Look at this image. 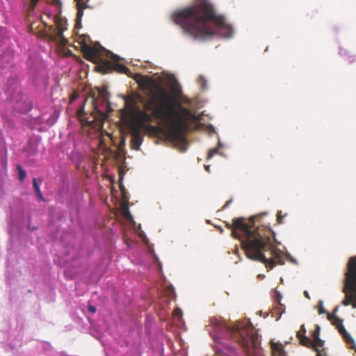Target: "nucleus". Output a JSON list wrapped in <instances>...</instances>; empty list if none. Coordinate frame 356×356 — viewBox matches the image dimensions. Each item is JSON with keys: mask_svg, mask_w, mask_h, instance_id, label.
Segmentation results:
<instances>
[{"mask_svg": "<svg viewBox=\"0 0 356 356\" xmlns=\"http://www.w3.org/2000/svg\"><path fill=\"white\" fill-rule=\"evenodd\" d=\"M81 112H82V111H81V110H79V111H78V115H79V117H81Z\"/></svg>", "mask_w": 356, "mask_h": 356, "instance_id": "32", "label": "nucleus"}, {"mask_svg": "<svg viewBox=\"0 0 356 356\" xmlns=\"http://www.w3.org/2000/svg\"><path fill=\"white\" fill-rule=\"evenodd\" d=\"M76 2V4H91L90 0H74Z\"/></svg>", "mask_w": 356, "mask_h": 356, "instance_id": "26", "label": "nucleus"}, {"mask_svg": "<svg viewBox=\"0 0 356 356\" xmlns=\"http://www.w3.org/2000/svg\"><path fill=\"white\" fill-rule=\"evenodd\" d=\"M107 115L95 106L93 111L91 113L90 116L88 117L85 120V122L87 125L95 127L99 123H102Z\"/></svg>", "mask_w": 356, "mask_h": 356, "instance_id": "9", "label": "nucleus"}, {"mask_svg": "<svg viewBox=\"0 0 356 356\" xmlns=\"http://www.w3.org/2000/svg\"><path fill=\"white\" fill-rule=\"evenodd\" d=\"M103 50L102 47H92L88 44L82 46L84 58L89 61L97 63L96 69L98 72L102 74H107L115 71L118 73L130 76L131 72L129 69L124 64H113L108 60H104L102 58Z\"/></svg>", "mask_w": 356, "mask_h": 356, "instance_id": "5", "label": "nucleus"}, {"mask_svg": "<svg viewBox=\"0 0 356 356\" xmlns=\"http://www.w3.org/2000/svg\"><path fill=\"white\" fill-rule=\"evenodd\" d=\"M316 308L320 314H325L326 312L325 310L324 309L322 301L318 302V304L316 306Z\"/></svg>", "mask_w": 356, "mask_h": 356, "instance_id": "23", "label": "nucleus"}, {"mask_svg": "<svg viewBox=\"0 0 356 356\" xmlns=\"http://www.w3.org/2000/svg\"><path fill=\"white\" fill-rule=\"evenodd\" d=\"M320 327L316 325L315 330L313 331V351L316 353V356H327L325 348H324V341L319 337Z\"/></svg>", "mask_w": 356, "mask_h": 356, "instance_id": "8", "label": "nucleus"}, {"mask_svg": "<svg viewBox=\"0 0 356 356\" xmlns=\"http://www.w3.org/2000/svg\"><path fill=\"white\" fill-rule=\"evenodd\" d=\"M304 295H305V296L307 298L309 299V295L308 291H304Z\"/></svg>", "mask_w": 356, "mask_h": 356, "instance_id": "30", "label": "nucleus"}, {"mask_svg": "<svg viewBox=\"0 0 356 356\" xmlns=\"http://www.w3.org/2000/svg\"><path fill=\"white\" fill-rule=\"evenodd\" d=\"M205 169L207 172H209V165H206Z\"/></svg>", "mask_w": 356, "mask_h": 356, "instance_id": "31", "label": "nucleus"}, {"mask_svg": "<svg viewBox=\"0 0 356 356\" xmlns=\"http://www.w3.org/2000/svg\"><path fill=\"white\" fill-rule=\"evenodd\" d=\"M172 17L184 34L195 40H206L215 34L229 38L233 33L208 0H194L190 6L174 13Z\"/></svg>", "mask_w": 356, "mask_h": 356, "instance_id": "3", "label": "nucleus"}, {"mask_svg": "<svg viewBox=\"0 0 356 356\" xmlns=\"http://www.w3.org/2000/svg\"><path fill=\"white\" fill-rule=\"evenodd\" d=\"M63 29L59 27L56 33L58 38H60L61 43L65 45L67 43V40L63 35Z\"/></svg>", "mask_w": 356, "mask_h": 356, "instance_id": "20", "label": "nucleus"}, {"mask_svg": "<svg viewBox=\"0 0 356 356\" xmlns=\"http://www.w3.org/2000/svg\"><path fill=\"white\" fill-rule=\"evenodd\" d=\"M141 129H143L148 134L153 136H156L163 132V129L162 127L152 125L150 124V122L144 123L141 127Z\"/></svg>", "mask_w": 356, "mask_h": 356, "instance_id": "12", "label": "nucleus"}, {"mask_svg": "<svg viewBox=\"0 0 356 356\" xmlns=\"http://www.w3.org/2000/svg\"><path fill=\"white\" fill-rule=\"evenodd\" d=\"M134 80L139 87L148 92V98L136 93L124 98L125 106L120 110L124 124L151 122L153 118H165L170 123V132L175 138L182 137L190 129V123L197 117L188 108L177 104L176 109L168 90L147 76L136 74Z\"/></svg>", "mask_w": 356, "mask_h": 356, "instance_id": "1", "label": "nucleus"}, {"mask_svg": "<svg viewBox=\"0 0 356 356\" xmlns=\"http://www.w3.org/2000/svg\"><path fill=\"white\" fill-rule=\"evenodd\" d=\"M281 299H282V296L280 293L277 292L275 297H274V301L275 303L277 304V305L276 307H281V305H283L282 303H281Z\"/></svg>", "mask_w": 356, "mask_h": 356, "instance_id": "22", "label": "nucleus"}, {"mask_svg": "<svg viewBox=\"0 0 356 356\" xmlns=\"http://www.w3.org/2000/svg\"><path fill=\"white\" fill-rule=\"evenodd\" d=\"M343 291L345 298L342 304L344 306L351 305L356 309V256L350 257L347 263Z\"/></svg>", "mask_w": 356, "mask_h": 356, "instance_id": "6", "label": "nucleus"}, {"mask_svg": "<svg viewBox=\"0 0 356 356\" xmlns=\"http://www.w3.org/2000/svg\"><path fill=\"white\" fill-rule=\"evenodd\" d=\"M76 9H77V13H76V24L75 27L77 29H79L81 27V18L83 15V10L86 8H90L93 7V5L92 4H76Z\"/></svg>", "mask_w": 356, "mask_h": 356, "instance_id": "13", "label": "nucleus"}, {"mask_svg": "<svg viewBox=\"0 0 356 356\" xmlns=\"http://www.w3.org/2000/svg\"><path fill=\"white\" fill-rule=\"evenodd\" d=\"M273 356H285L286 353L282 344L277 343H271Z\"/></svg>", "mask_w": 356, "mask_h": 356, "instance_id": "14", "label": "nucleus"}, {"mask_svg": "<svg viewBox=\"0 0 356 356\" xmlns=\"http://www.w3.org/2000/svg\"><path fill=\"white\" fill-rule=\"evenodd\" d=\"M144 123H130L126 124L129 128L132 136L131 143L133 148L136 150H139L140 147L143 143V137L140 135L141 127Z\"/></svg>", "mask_w": 356, "mask_h": 356, "instance_id": "7", "label": "nucleus"}, {"mask_svg": "<svg viewBox=\"0 0 356 356\" xmlns=\"http://www.w3.org/2000/svg\"><path fill=\"white\" fill-rule=\"evenodd\" d=\"M283 216H282V211H280L277 214V221L279 224L283 223Z\"/></svg>", "mask_w": 356, "mask_h": 356, "instance_id": "25", "label": "nucleus"}, {"mask_svg": "<svg viewBox=\"0 0 356 356\" xmlns=\"http://www.w3.org/2000/svg\"><path fill=\"white\" fill-rule=\"evenodd\" d=\"M339 333L342 335L346 343L352 348L355 347V341L345 328H341Z\"/></svg>", "mask_w": 356, "mask_h": 356, "instance_id": "15", "label": "nucleus"}, {"mask_svg": "<svg viewBox=\"0 0 356 356\" xmlns=\"http://www.w3.org/2000/svg\"><path fill=\"white\" fill-rule=\"evenodd\" d=\"M339 306H337L333 312L332 314H327V318L332 322V325H334L337 329L338 330V332H339L340 330H341V328H345L343 325V320L340 318H339L337 316H336V312L339 309Z\"/></svg>", "mask_w": 356, "mask_h": 356, "instance_id": "11", "label": "nucleus"}, {"mask_svg": "<svg viewBox=\"0 0 356 356\" xmlns=\"http://www.w3.org/2000/svg\"><path fill=\"white\" fill-rule=\"evenodd\" d=\"M220 146H221V144H220V143H219L218 147L211 149L208 152L207 159H210L211 157L213 156L214 154H218Z\"/></svg>", "mask_w": 356, "mask_h": 356, "instance_id": "19", "label": "nucleus"}, {"mask_svg": "<svg viewBox=\"0 0 356 356\" xmlns=\"http://www.w3.org/2000/svg\"><path fill=\"white\" fill-rule=\"evenodd\" d=\"M39 0H31L30 8L33 10Z\"/></svg>", "mask_w": 356, "mask_h": 356, "instance_id": "28", "label": "nucleus"}, {"mask_svg": "<svg viewBox=\"0 0 356 356\" xmlns=\"http://www.w3.org/2000/svg\"><path fill=\"white\" fill-rule=\"evenodd\" d=\"M284 311V305H281V307H275L271 312V316L272 317L275 318L276 321H278Z\"/></svg>", "mask_w": 356, "mask_h": 356, "instance_id": "16", "label": "nucleus"}, {"mask_svg": "<svg viewBox=\"0 0 356 356\" xmlns=\"http://www.w3.org/2000/svg\"><path fill=\"white\" fill-rule=\"evenodd\" d=\"M25 104V103H24ZM17 109H19L21 112H26L30 109V106L28 104H26L25 106L22 107L19 104H17Z\"/></svg>", "mask_w": 356, "mask_h": 356, "instance_id": "24", "label": "nucleus"}, {"mask_svg": "<svg viewBox=\"0 0 356 356\" xmlns=\"http://www.w3.org/2000/svg\"><path fill=\"white\" fill-rule=\"evenodd\" d=\"M33 188H34V191L36 193V196L38 199H40V200H44V198H43V196L41 193V191H40V186L37 182V179L36 178H33Z\"/></svg>", "mask_w": 356, "mask_h": 356, "instance_id": "17", "label": "nucleus"}, {"mask_svg": "<svg viewBox=\"0 0 356 356\" xmlns=\"http://www.w3.org/2000/svg\"><path fill=\"white\" fill-rule=\"evenodd\" d=\"M306 329L304 325H302L300 329L297 332V337L299 339V342L301 345L306 347H312V340L305 336Z\"/></svg>", "mask_w": 356, "mask_h": 356, "instance_id": "10", "label": "nucleus"}, {"mask_svg": "<svg viewBox=\"0 0 356 356\" xmlns=\"http://www.w3.org/2000/svg\"><path fill=\"white\" fill-rule=\"evenodd\" d=\"M17 169L19 172V180L22 182L26 178V172L24 170L20 165L17 166Z\"/></svg>", "mask_w": 356, "mask_h": 356, "instance_id": "18", "label": "nucleus"}, {"mask_svg": "<svg viewBox=\"0 0 356 356\" xmlns=\"http://www.w3.org/2000/svg\"><path fill=\"white\" fill-rule=\"evenodd\" d=\"M210 333L216 343L227 346L222 339H232L245 350L259 346L258 334L249 324L238 323L230 326L221 317L213 316L210 318Z\"/></svg>", "mask_w": 356, "mask_h": 356, "instance_id": "4", "label": "nucleus"}, {"mask_svg": "<svg viewBox=\"0 0 356 356\" xmlns=\"http://www.w3.org/2000/svg\"><path fill=\"white\" fill-rule=\"evenodd\" d=\"M88 310H89V312H90L91 313H95V312H96V308H95L94 306H91V305H90V306L88 307Z\"/></svg>", "mask_w": 356, "mask_h": 356, "instance_id": "29", "label": "nucleus"}, {"mask_svg": "<svg viewBox=\"0 0 356 356\" xmlns=\"http://www.w3.org/2000/svg\"><path fill=\"white\" fill-rule=\"evenodd\" d=\"M122 215L124 218H127V219H131L132 218V216L130 213V211L129 210V208L127 206L124 205L122 207Z\"/></svg>", "mask_w": 356, "mask_h": 356, "instance_id": "21", "label": "nucleus"}, {"mask_svg": "<svg viewBox=\"0 0 356 356\" xmlns=\"http://www.w3.org/2000/svg\"><path fill=\"white\" fill-rule=\"evenodd\" d=\"M173 314H174L175 316H180V317H181V316H182V311H181V309H179V308H176V309L174 310V312H173Z\"/></svg>", "mask_w": 356, "mask_h": 356, "instance_id": "27", "label": "nucleus"}, {"mask_svg": "<svg viewBox=\"0 0 356 356\" xmlns=\"http://www.w3.org/2000/svg\"><path fill=\"white\" fill-rule=\"evenodd\" d=\"M266 214L259 213L249 218H235L232 224L226 223V227L231 229L233 238L240 241L248 258L260 261L266 268L272 269L277 264H284V261L281 254L273 245L275 234L273 230L268 227L256 225L257 218Z\"/></svg>", "mask_w": 356, "mask_h": 356, "instance_id": "2", "label": "nucleus"}]
</instances>
